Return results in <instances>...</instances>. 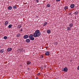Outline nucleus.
I'll return each instance as SVG.
<instances>
[{"mask_svg":"<svg viewBox=\"0 0 79 79\" xmlns=\"http://www.w3.org/2000/svg\"><path fill=\"white\" fill-rule=\"evenodd\" d=\"M30 40H34V37H32L30 38Z\"/></svg>","mask_w":79,"mask_h":79,"instance_id":"obj_20","label":"nucleus"},{"mask_svg":"<svg viewBox=\"0 0 79 79\" xmlns=\"http://www.w3.org/2000/svg\"><path fill=\"white\" fill-rule=\"evenodd\" d=\"M22 26V25H21V24H20V25H18V28H21V27Z\"/></svg>","mask_w":79,"mask_h":79,"instance_id":"obj_18","label":"nucleus"},{"mask_svg":"<svg viewBox=\"0 0 79 79\" xmlns=\"http://www.w3.org/2000/svg\"><path fill=\"white\" fill-rule=\"evenodd\" d=\"M7 50L8 52H10V51H11V50H12V48H8Z\"/></svg>","mask_w":79,"mask_h":79,"instance_id":"obj_4","label":"nucleus"},{"mask_svg":"<svg viewBox=\"0 0 79 79\" xmlns=\"http://www.w3.org/2000/svg\"><path fill=\"white\" fill-rule=\"evenodd\" d=\"M29 37V36H28V35H25L23 36V38L26 39H27Z\"/></svg>","mask_w":79,"mask_h":79,"instance_id":"obj_3","label":"nucleus"},{"mask_svg":"<svg viewBox=\"0 0 79 79\" xmlns=\"http://www.w3.org/2000/svg\"><path fill=\"white\" fill-rule=\"evenodd\" d=\"M41 34V33L40 32V31L39 30H36L35 32L33 33V36L34 37H39Z\"/></svg>","mask_w":79,"mask_h":79,"instance_id":"obj_1","label":"nucleus"},{"mask_svg":"<svg viewBox=\"0 0 79 79\" xmlns=\"http://www.w3.org/2000/svg\"><path fill=\"white\" fill-rule=\"evenodd\" d=\"M50 6V4H47V5L46 6V7L47 8H48Z\"/></svg>","mask_w":79,"mask_h":79,"instance_id":"obj_10","label":"nucleus"},{"mask_svg":"<svg viewBox=\"0 0 79 79\" xmlns=\"http://www.w3.org/2000/svg\"><path fill=\"white\" fill-rule=\"evenodd\" d=\"M40 73H38L37 74V75L38 76H39V75H40Z\"/></svg>","mask_w":79,"mask_h":79,"instance_id":"obj_27","label":"nucleus"},{"mask_svg":"<svg viewBox=\"0 0 79 79\" xmlns=\"http://www.w3.org/2000/svg\"><path fill=\"white\" fill-rule=\"evenodd\" d=\"M77 69L79 71V66L77 67Z\"/></svg>","mask_w":79,"mask_h":79,"instance_id":"obj_28","label":"nucleus"},{"mask_svg":"<svg viewBox=\"0 0 79 79\" xmlns=\"http://www.w3.org/2000/svg\"><path fill=\"white\" fill-rule=\"evenodd\" d=\"M56 44H57V42H56Z\"/></svg>","mask_w":79,"mask_h":79,"instance_id":"obj_37","label":"nucleus"},{"mask_svg":"<svg viewBox=\"0 0 79 79\" xmlns=\"http://www.w3.org/2000/svg\"><path fill=\"white\" fill-rule=\"evenodd\" d=\"M62 70L63 71H64V72H67V71H68V69L67 67H65L64 69L63 68L62 69Z\"/></svg>","mask_w":79,"mask_h":79,"instance_id":"obj_2","label":"nucleus"},{"mask_svg":"<svg viewBox=\"0 0 79 79\" xmlns=\"http://www.w3.org/2000/svg\"><path fill=\"white\" fill-rule=\"evenodd\" d=\"M74 14L75 15H78V12L77 11L75 12L74 13Z\"/></svg>","mask_w":79,"mask_h":79,"instance_id":"obj_17","label":"nucleus"},{"mask_svg":"<svg viewBox=\"0 0 79 79\" xmlns=\"http://www.w3.org/2000/svg\"><path fill=\"white\" fill-rule=\"evenodd\" d=\"M31 64V62L30 61H28L27 63V64Z\"/></svg>","mask_w":79,"mask_h":79,"instance_id":"obj_14","label":"nucleus"},{"mask_svg":"<svg viewBox=\"0 0 79 79\" xmlns=\"http://www.w3.org/2000/svg\"><path fill=\"white\" fill-rule=\"evenodd\" d=\"M39 79V78H38V77H36V79Z\"/></svg>","mask_w":79,"mask_h":79,"instance_id":"obj_32","label":"nucleus"},{"mask_svg":"<svg viewBox=\"0 0 79 79\" xmlns=\"http://www.w3.org/2000/svg\"><path fill=\"white\" fill-rule=\"evenodd\" d=\"M3 39H7V36H5L4 37Z\"/></svg>","mask_w":79,"mask_h":79,"instance_id":"obj_25","label":"nucleus"},{"mask_svg":"<svg viewBox=\"0 0 79 79\" xmlns=\"http://www.w3.org/2000/svg\"><path fill=\"white\" fill-rule=\"evenodd\" d=\"M44 68H45V67H46V66H44Z\"/></svg>","mask_w":79,"mask_h":79,"instance_id":"obj_35","label":"nucleus"},{"mask_svg":"<svg viewBox=\"0 0 79 79\" xmlns=\"http://www.w3.org/2000/svg\"><path fill=\"white\" fill-rule=\"evenodd\" d=\"M26 42L29 43L30 42V40H29V39H27L26 40Z\"/></svg>","mask_w":79,"mask_h":79,"instance_id":"obj_9","label":"nucleus"},{"mask_svg":"<svg viewBox=\"0 0 79 79\" xmlns=\"http://www.w3.org/2000/svg\"><path fill=\"white\" fill-rule=\"evenodd\" d=\"M40 58H44V56H43L41 55L40 56Z\"/></svg>","mask_w":79,"mask_h":79,"instance_id":"obj_26","label":"nucleus"},{"mask_svg":"<svg viewBox=\"0 0 79 79\" xmlns=\"http://www.w3.org/2000/svg\"><path fill=\"white\" fill-rule=\"evenodd\" d=\"M45 55H46L47 56L48 55H49V52L47 51L45 53Z\"/></svg>","mask_w":79,"mask_h":79,"instance_id":"obj_6","label":"nucleus"},{"mask_svg":"<svg viewBox=\"0 0 79 79\" xmlns=\"http://www.w3.org/2000/svg\"><path fill=\"white\" fill-rule=\"evenodd\" d=\"M57 2H60V0H56Z\"/></svg>","mask_w":79,"mask_h":79,"instance_id":"obj_31","label":"nucleus"},{"mask_svg":"<svg viewBox=\"0 0 79 79\" xmlns=\"http://www.w3.org/2000/svg\"><path fill=\"white\" fill-rule=\"evenodd\" d=\"M36 2L37 3H39V0H36Z\"/></svg>","mask_w":79,"mask_h":79,"instance_id":"obj_29","label":"nucleus"},{"mask_svg":"<svg viewBox=\"0 0 79 79\" xmlns=\"http://www.w3.org/2000/svg\"><path fill=\"white\" fill-rule=\"evenodd\" d=\"M50 32H51V31H50V30H48L47 31V32L48 34H49V33H50Z\"/></svg>","mask_w":79,"mask_h":79,"instance_id":"obj_19","label":"nucleus"},{"mask_svg":"<svg viewBox=\"0 0 79 79\" xmlns=\"http://www.w3.org/2000/svg\"><path fill=\"white\" fill-rule=\"evenodd\" d=\"M69 15H71V13H69Z\"/></svg>","mask_w":79,"mask_h":79,"instance_id":"obj_33","label":"nucleus"},{"mask_svg":"<svg viewBox=\"0 0 79 79\" xmlns=\"http://www.w3.org/2000/svg\"><path fill=\"white\" fill-rule=\"evenodd\" d=\"M13 8H14V9H15L16 8H17V7L16 6V5H15L14 6H13Z\"/></svg>","mask_w":79,"mask_h":79,"instance_id":"obj_23","label":"nucleus"},{"mask_svg":"<svg viewBox=\"0 0 79 79\" xmlns=\"http://www.w3.org/2000/svg\"><path fill=\"white\" fill-rule=\"evenodd\" d=\"M53 79H56V78H54Z\"/></svg>","mask_w":79,"mask_h":79,"instance_id":"obj_36","label":"nucleus"},{"mask_svg":"<svg viewBox=\"0 0 79 79\" xmlns=\"http://www.w3.org/2000/svg\"><path fill=\"white\" fill-rule=\"evenodd\" d=\"M71 27H68L67 28V31H69L70 30V29H71Z\"/></svg>","mask_w":79,"mask_h":79,"instance_id":"obj_11","label":"nucleus"},{"mask_svg":"<svg viewBox=\"0 0 79 79\" xmlns=\"http://www.w3.org/2000/svg\"><path fill=\"white\" fill-rule=\"evenodd\" d=\"M8 9L9 10H12V6H9L8 7Z\"/></svg>","mask_w":79,"mask_h":79,"instance_id":"obj_7","label":"nucleus"},{"mask_svg":"<svg viewBox=\"0 0 79 79\" xmlns=\"http://www.w3.org/2000/svg\"><path fill=\"white\" fill-rule=\"evenodd\" d=\"M41 69H43V67H41Z\"/></svg>","mask_w":79,"mask_h":79,"instance_id":"obj_34","label":"nucleus"},{"mask_svg":"<svg viewBox=\"0 0 79 79\" xmlns=\"http://www.w3.org/2000/svg\"><path fill=\"white\" fill-rule=\"evenodd\" d=\"M70 8H74V4H72L70 5Z\"/></svg>","mask_w":79,"mask_h":79,"instance_id":"obj_5","label":"nucleus"},{"mask_svg":"<svg viewBox=\"0 0 79 79\" xmlns=\"http://www.w3.org/2000/svg\"><path fill=\"white\" fill-rule=\"evenodd\" d=\"M0 47H1V46H0Z\"/></svg>","mask_w":79,"mask_h":79,"instance_id":"obj_38","label":"nucleus"},{"mask_svg":"<svg viewBox=\"0 0 79 79\" xmlns=\"http://www.w3.org/2000/svg\"><path fill=\"white\" fill-rule=\"evenodd\" d=\"M73 24L72 23H71L69 24V26L70 27H73Z\"/></svg>","mask_w":79,"mask_h":79,"instance_id":"obj_13","label":"nucleus"},{"mask_svg":"<svg viewBox=\"0 0 79 79\" xmlns=\"http://www.w3.org/2000/svg\"><path fill=\"white\" fill-rule=\"evenodd\" d=\"M4 52V50L3 49H1L0 50V52L1 53H2Z\"/></svg>","mask_w":79,"mask_h":79,"instance_id":"obj_12","label":"nucleus"},{"mask_svg":"<svg viewBox=\"0 0 79 79\" xmlns=\"http://www.w3.org/2000/svg\"><path fill=\"white\" fill-rule=\"evenodd\" d=\"M21 36V34L19 33L16 36L17 37H20Z\"/></svg>","mask_w":79,"mask_h":79,"instance_id":"obj_21","label":"nucleus"},{"mask_svg":"<svg viewBox=\"0 0 79 79\" xmlns=\"http://www.w3.org/2000/svg\"><path fill=\"white\" fill-rule=\"evenodd\" d=\"M22 31H23V29H21L20 30V31L22 32Z\"/></svg>","mask_w":79,"mask_h":79,"instance_id":"obj_30","label":"nucleus"},{"mask_svg":"<svg viewBox=\"0 0 79 79\" xmlns=\"http://www.w3.org/2000/svg\"><path fill=\"white\" fill-rule=\"evenodd\" d=\"M32 37H33V35L31 34L29 36V39H30Z\"/></svg>","mask_w":79,"mask_h":79,"instance_id":"obj_15","label":"nucleus"},{"mask_svg":"<svg viewBox=\"0 0 79 79\" xmlns=\"http://www.w3.org/2000/svg\"><path fill=\"white\" fill-rule=\"evenodd\" d=\"M8 27L9 28H11V27H12V25L10 24V25H9V26Z\"/></svg>","mask_w":79,"mask_h":79,"instance_id":"obj_24","label":"nucleus"},{"mask_svg":"<svg viewBox=\"0 0 79 79\" xmlns=\"http://www.w3.org/2000/svg\"><path fill=\"white\" fill-rule=\"evenodd\" d=\"M66 9H68V6H65L64 7V10H66Z\"/></svg>","mask_w":79,"mask_h":79,"instance_id":"obj_16","label":"nucleus"},{"mask_svg":"<svg viewBox=\"0 0 79 79\" xmlns=\"http://www.w3.org/2000/svg\"><path fill=\"white\" fill-rule=\"evenodd\" d=\"M8 24V21H6L4 23V24L6 26H7Z\"/></svg>","mask_w":79,"mask_h":79,"instance_id":"obj_8","label":"nucleus"},{"mask_svg":"<svg viewBox=\"0 0 79 79\" xmlns=\"http://www.w3.org/2000/svg\"><path fill=\"white\" fill-rule=\"evenodd\" d=\"M47 22H45L44 23V24L43 25V26L44 27V26L46 25H47Z\"/></svg>","mask_w":79,"mask_h":79,"instance_id":"obj_22","label":"nucleus"}]
</instances>
